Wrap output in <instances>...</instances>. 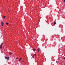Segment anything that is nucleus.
<instances>
[{"label":"nucleus","mask_w":65,"mask_h":65,"mask_svg":"<svg viewBox=\"0 0 65 65\" xmlns=\"http://www.w3.org/2000/svg\"><path fill=\"white\" fill-rule=\"evenodd\" d=\"M3 44V43H2V44L0 46V48H2V45Z\"/></svg>","instance_id":"obj_1"},{"label":"nucleus","mask_w":65,"mask_h":65,"mask_svg":"<svg viewBox=\"0 0 65 65\" xmlns=\"http://www.w3.org/2000/svg\"><path fill=\"white\" fill-rule=\"evenodd\" d=\"M5 59L7 60H9V57H5Z\"/></svg>","instance_id":"obj_2"},{"label":"nucleus","mask_w":65,"mask_h":65,"mask_svg":"<svg viewBox=\"0 0 65 65\" xmlns=\"http://www.w3.org/2000/svg\"><path fill=\"white\" fill-rule=\"evenodd\" d=\"M1 24L2 26H3V23L2 22H1Z\"/></svg>","instance_id":"obj_3"},{"label":"nucleus","mask_w":65,"mask_h":65,"mask_svg":"<svg viewBox=\"0 0 65 65\" xmlns=\"http://www.w3.org/2000/svg\"><path fill=\"white\" fill-rule=\"evenodd\" d=\"M33 51H36V49H35V48H33Z\"/></svg>","instance_id":"obj_4"},{"label":"nucleus","mask_w":65,"mask_h":65,"mask_svg":"<svg viewBox=\"0 0 65 65\" xmlns=\"http://www.w3.org/2000/svg\"><path fill=\"white\" fill-rule=\"evenodd\" d=\"M54 25H56V22L55 21L54 23Z\"/></svg>","instance_id":"obj_5"},{"label":"nucleus","mask_w":65,"mask_h":65,"mask_svg":"<svg viewBox=\"0 0 65 65\" xmlns=\"http://www.w3.org/2000/svg\"><path fill=\"white\" fill-rule=\"evenodd\" d=\"M9 54H10V55H11V54H12V53L10 52H9Z\"/></svg>","instance_id":"obj_6"},{"label":"nucleus","mask_w":65,"mask_h":65,"mask_svg":"<svg viewBox=\"0 0 65 65\" xmlns=\"http://www.w3.org/2000/svg\"><path fill=\"white\" fill-rule=\"evenodd\" d=\"M22 60V58H20V59L19 60V61H21V60Z\"/></svg>","instance_id":"obj_7"},{"label":"nucleus","mask_w":65,"mask_h":65,"mask_svg":"<svg viewBox=\"0 0 65 65\" xmlns=\"http://www.w3.org/2000/svg\"><path fill=\"white\" fill-rule=\"evenodd\" d=\"M34 55H33V56H32V57L33 58H34Z\"/></svg>","instance_id":"obj_8"},{"label":"nucleus","mask_w":65,"mask_h":65,"mask_svg":"<svg viewBox=\"0 0 65 65\" xmlns=\"http://www.w3.org/2000/svg\"><path fill=\"white\" fill-rule=\"evenodd\" d=\"M3 18H5V16H4Z\"/></svg>","instance_id":"obj_9"},{"label":"nucleus","mask_w":65,"mask_h":65,"mask_svg":"<svg viewBox=\"0 0 65 65\" xmlns=\"http://www.w3.org/2000/svg\"><path fill=\"white\" fill-rule=\"evenodd\" d=\"M6 24L7 25H8V23H7Z\"/></svg>","instance_id":"obj_10"},{"label":"nucleus","mask_w":65,"mask_h":65,"mask_svg":"<svg viewBox=\"0 0 65 65\" xmlns=\"http://www.w3.org/2000/svg\"><path fill=\"white\" fill-rule=\"evenodd\" d=\"M33 56H36V54H34V55H33Z\"/></svg>","instance_id":"obj_11"},{"label":"nucleus","mask_w":65,"mask_h":65,"mask_svg":"<svg viewBox=\"0 0 65 65\" xmlns=\"http://www.w3.org/2000/svg\"><path fill=\"white\" fill-rule=\"evenodd\" d=\"M63 2H65V0H63Z\"/></svg>","instance_id":"obj_12"},{"label":"nucleus","mask_w":65,"mask_h":65,"mask_svg":"<svg viewBox=\"0 0 65 65\" xmlns=\"http://www.w3.org/2000/svg\"><path fill=\"white\" fill-rule=\"evenodd\" d=\"M37 50H39V48H38Z\"/></svg>","instance_id":"obj_13"},{"label":"nucleus","mask_w":65,"mask_h":65,"mask_svg":"<svg viewBox=\"0 0 65 65\" xmlns=\"http://www.w3.org/2000/svg\"><path fill=\"white\" fill-rule=\"evenodd\" d=\"M16 59H18L19 58H17Z\"/></svg>","instance_id":"obj_14"},{"label":"nucleus","mask_w":65,"mask_h":65,"mask_svg":"<svg viewBox=\"0 0 65 65\" xmlns=\"http://www.w3.org/2000/svg\"><path fill=\"white\" fill-rule=\"evenodd\" d=\"M64 59H65V57L64 58Z\"/></svg>","instance_id":"obj_15"},{"label":"nucleus","mask_w":65,"mask_h":65,"mask_svg":"<svg viewBox=\"0 0 65 65\" xmlns=\"http://www.w3.org/2000/svg\"><path fill=\"white\" fill-rule=\"evenodd\" d=\"M39 50H38V52H39Z\"/></svg>","instance_id":"obj_16"},{"label":"nucleus","mask_w":65,"mask_h":65,"mask_svg":"<svg viewBox=\"0 0 65 65\" xmlns=\"http://www.w3.org/2000/svg\"><path fill=\"white\" fill-rule=\"evenodd\" d=\"M56 63H57V62H58V61H56Z\"/></svg>","instance_id":"obj_17"},{"label":"nucleus","mask_w":65,"mask_h":65,"mask_svg":"<svg viewBox=\"0 0 65 65\" xmlns=\"http://www.w3.org/2000/svg\"><path fill=\"white\" fill-rule=\"evenodd\" d=\"M23 62H24V61H23Z\"/></svg>","instance_id":"obj_18"}]
</instances>
